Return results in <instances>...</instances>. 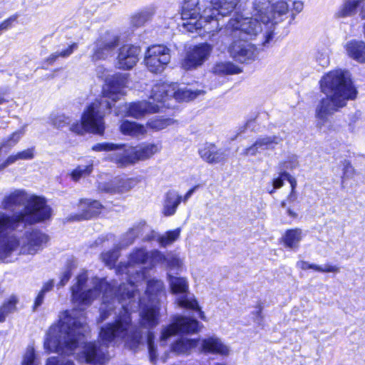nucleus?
<instances>
[{"label":"nucleus","instance_id":"nucleus-1","mask_svg":"<svg viewBox=\"0 0 365 365\" xmlns=\"http://www.w3.org/2000/svg\"><path fill=\"white\" fill-rule=\"evenodd\" d=\"M158 250L147 252L143 248L134 250L126 264H120L116 269L118 275L127 279L113 291L111 285L103 279L93 277L88 281L87 271H82L71 287V300L78 307L89 306L103 293L100 307L99 322L112 314L115 319L101 329L99 341L85 344L79 361L92 365H104L109 359V346L124 344L131 349L140 344V338L135 332L130 312L140 309L141 327L151 329L159 324L161 299L165 297L164 283L160 279H148V272L161 259Z\"/></svg>","mask_w":365,"mask_h":365},{"label":"nucleus","instance_id":"nucleus-2","mask_svg":"<svg viewBox=\"0 0 365 365\" xmlns=\"http://www.w3.org/2000/svg\"><path fill=\"white\" fill-rule=\"evenodd\" d=\"M2 208L9 211L24 206V211L9 216L0 213V258H6L19 252L36 253L48 241V236L40 231L21 233L20 227L46 220L51 215V210L44 198L15 191L6 197Z\"/></svg>","mask_w":365,"mask_h":365},{"label":"nucleus","instance_id":"nucleus-3","mask_svg":"<svg viewBox=\"0 0 365 365\" xmlns=\"http://www.w3.org/2000/svg\"><path fill=\"white\" fill-rule=\"evenodd\" d=\"M128 84V75L116 73L106 78L103 96L90 103L84 110L81 123H73L70 129L78 134L89 132L103 134L105 129L103 118L111 108V103L116 102L125 95Z\"/></svg>","mask_w":365,"mask_h":365},{"label":"nucleus","instance_id":"nucleus-4","mask_svg":"<svg viewBox=\"0 0 365 365\" xmlns=\"http://www.w3.org/2000/svg\"><path fill=\"white\" fill-rule=\"evenodd\" d=\"M86 317L82 312L77 309L66 310L59 315L58 322L48 329L44 349L48 352L71 355L80 344L87 331Z\"/></svg>","mask_w":365,"mask_h":365},{"label":"nucleus","instance_id":"nucleus-5","mask_svg":"<svg viewBox=\"0 0 365 365\" xmlns=\"http://www.w3.org/2000/svg\"><path fill=\"white\" fill-rule=\"evenodd\" d=\"M320 84L322 91L327 96L316 108L317 125L321 128L330 115L345 106L347 101L356 98L357 91L349 72L340 69L331 71L324 76Z\"/></svg>","mask_w":365,"mask_h":365},{"label":"nucleus","instance_id":"nucleus-6","mask_svg":"<svg viewBox=\"0 0 365 365\" xmlns=\"http://www.w3.org/2000/svg\"><path fill=\"white\" fill-rule=\"evenodd\" d=\"M269 0H255L251 17L236 14L231 18L225 28V33L234 38L252 40L262 34L263 26L266 42L271 38L272 28L270 26L272 16L267 15Z\"/></svg>","mask_w":365,"mask_h":365},{"label":"nucleus","instance_id":"nucleus-7","mask_svg":"<svg viewBox=\"0 0 365 365\" xmlns=\"http://www.w3.org/2000/svg\"><path fill=\"white\" fill-rule=\"evenodd\" d=\"M205 91L203 89L193 88L192 86H180L178 83H168L165 82L158 83L153 87L152 99L163 103L164 108H170V101H189L203 96Z\"/></svg>","mask_w":365,"mask_h":365},{"label":"nucleus","instance_id":"nucleus-8","mask_svg":"<svg viewBox=\"0 0 365 365\" xmlns=\"http://www.w3.org/2000/svg\"><path fill=\"white\" fill-rule=\"evenodd\" d=\"M160 150V143H142L135 147L123 144V147L114 158L115 163L118 167H127L139 160H145L151 158Z\"/></svg>","mask_w":365,"mask_h":365},{"label":"nucleus","instance_id":"nucleus-9","mask_svg":"<svg viewBox=\"0 0 365 365\" xmlns=\"http://www.w3.org/2000/svg\"><path fill=\"white\" fill-rule=\"evenodd\" d=\"M167 279L170 292L175 295L177 304L198 313L199 317L205 320L204 312L201 310L197 300L189 292V282L186 277H175L168 273Z\"/></svg>","mask_w":365,"mask_h":365},{"label":"nucleus","instance_id":"nucleus-10","mask_svg":"<svg viewBox=\"0 0 365 365\" xmlns=\"http://www.w3.org/2000/svg\"><path fill=\"white\" fill-rule=\"evenodd\" d=\"M242 0H210L209 6L203 9L202 19H212L205 29L210 34L214 35L220 28V18L230 15Z\"/></svg>","mask_w":365,"mask_h":365},{"label":"nucleus","instance_id":"nucleus-11","mask_svg":"<svg viewBox=\"0 0 365 365\" xmlns=\"http://www.w3.org/2000/svg\"><path fill=\"white\" fill-rule=\"evenodd\" d=\"M201 7L199 6V0H185L182 6L181 19L187 22L183 23V26L190 32L198 31L200 35L203 29L205 33H207L205 29L206 24H209L212 19L207 21L202 19L203 11L200 12Z\"/></svg>","mask_w":365,"mask_h":365},{"label":"nucleus","instance_id":"nucleus-12","mask_svg":"<svg viewBox=\"0 0 365 365\" xmlns=\"http://www.w3.org/2000/svg\"><path fill=\"white\" fill-rule=\"evenodd\" d=\"M171 321L170 324L161 329L160 346H164L170 337L179 333L194 334L201 329L198 321L181 315L173 316Z\"/></svg>","mask_w":365,"mask_h":365},{"label":"nucleus","instance_id":"nucleus-13","mask_svg":"<svg viewBox=\"0 0 365 365\" xmlns=\"http://www.w3.org/2000/svg\"><path fill=\"white\" fill-rule=\"evenodd\" d=\"M170 61V49L163 45L149 47L145 56V63L152 73H161Z\"/></svg>","mask_w":365,"mask_h":365},{"label":"nucleus","instance_id":"nucleus-14","mask_svg":"<svg viewBox=\"0 0 365 365\" xmlns=\"http://www.w3.org/2000/svg\"><path fill=\"white\" fill-rule=\"evenodd\" d=\"M119 37L112 32H106L101 35L93 43L91 58L93 61L106 60L113 55L118 46Z\"/></svg>","mask_w":365,"mask_h":365},{"label":"nucleus","instance_id":"nucleus-15","mask_svg":"<svg viewBox=\"0 0 365 365\" xmlns=\"http://www.w3.org/2000/svg\"><path fill=\"white\" fill-rule=\"evenodd\" d=\"M212 50V46L208 43H200L190 48L182 61V67L191 70L200 66L208 59Z\"/></svg>","mask_w":365,"mask_h":365},{"label":"nucleus","instance_id":"nucleus-16","mask_svg":"<svg viewBox=\"0 0 365 365\" xmlns=\"http://www.w3.org/2000/svg\"><path fill=\"white\" fill-rule=\"evenodd\" d=\"M228 51L231 57L240 63L252 61L257 56V48L245 38L234 41Z\"/></svg>","mask_w":365,"mask_h":365},{"label":"nucleus","instance_id":"nucleus-17","mask_svg":"<svg viewBox=\"0 0 365 365\" xmlns=\"http://www.w3.org/2000/svg\"><path fill=\"white\" fill-rule=\"evenodd\" d=\"M152 95L153 89L151 90V94L149 97V101H143L125 105L126 115L139 118L148 113H156L161 110V109L164 108L163 103H160L156 98L153 101V99L151 98Z\"/></svg>","mask_w":365,"mask_h":365},{"label":"nucleus","instance_id":"nucleus-18","mask_svg":"<svg viewBox=\"0 0 365 365\" xmlns=\"http://www.w3.org/2000/svg\"><path fill=\"white\" fill-rule=\"evenodd\" d=\"M140 53L139 46L130 44L121 46L118 50L115 66L122 70L133 68L139 60Z\"/></svg>","mask_w":365,"mask_h":365},{"label":"nucleus","instance_id":"nucleus-19","mask_svg":"<svg viewBox=\"0 0 365 365\" xmlns=\"http://www.w3.org/2000/svg\"><path fill=\"white\" fill-rule=\"evenodd\" d=\"M139 180L136 178L116 177L110 182H98V189L109 193H123L135 187Z\"/></svg>","mask_w":365,"mask_h":365},{"label":"nucleus","instance_id":"nucleus-20","mask_svg":"<svg viewBox=\"0 0 365 365\" xmlns=\"http://www.w3.org/2000/svg\"><path fill=\"white\" fill-rule=\"evenodd\" d=\"M200 351L205 354H217L227 357L231 353L230 346L215 336L202 339L200 340Z\"/></svg>","mask_w":365,"mask_h":365},{"label":"nucleus","instance_id":"nucleus-21","mask_svg":"<svg viewBox=\"0 0 365 365\" xmlns=\"http://www.w3.org/2000/svg\"><path fill=\"white\" fill-rule=\"evenodd\" d=\"M281 141L282 138L277 135L260 137L253 145L245 148L242 154L246 156H255L265 150L274 148Z\"/></svg>","mask_w":365,"mask_h":365},{"label":"nucleus","instance_id":"nucleus-22","mask_svg":"<svg viewBox=\"0 0 365 365\" xmlns=\"http://www.w3.org/2000/svg\"><path fill=\"white\" fill-rule=\"evenodd\" d=\"M199 155L208 163H219L227 159L226 152L214 144L206 143L199 149Z\"/></svg>","mask_w":365,"mask_h":365},{"label":"nucleus","instance_id":"nucleus-23","mask_svg":"<svg viewBox=\"0 0 365 365\" xmlns=\"http://www.w3.org/2000/svg\"><path fill=\"white\" fill-rule=\"evenodd\" d=\"M80 209L83 212L73 217V220H88L99 214L102 209L101 204L97 200H82L80 202Z\"/></svg>","mask_w":365,"mask_h":365},{"label":"nucleus","instance_id":"nucleus-24","mask_svg":"<svg viewBox=\"0 0 365 365\" xmlns=\"http://www.w3.org/2000/svg\"><path fill=\"white\" fill-rule=\"evenodd\" d=\"M304 234L299 228L289 229L282 237L283 245L291 250L297 251Z\"/></svg>","mask_w":365,"mask_h":365},{"label":"nucleus","instance_id":"nucleus-25","mask_svg":"<svg viewBox=\"0 0 365 365\" xmlns=\"http://www.w3.org/2000/svg\"><path fill=\"white\" fill-rule=\"evenodd\" d=\"M182 202V197L177 191L170 190L166 192L163 204L162 213L165 216H172Z\"/></svg>","mask_w":365,"mask_h":365},{"label":"nucleus","instance_id":"nucleus-26","mask_svg":"<svg viewBox=\"0 0 365 365\" xmlns=\"http://www.w3.org/2000/svg\"><path fill=\"white\" fill-rule=\"evenodd\" d=\"M347 55L359 63H365V42L351 40L345 45Z\"/></svg>","mask_w":365,"mask_h":365},{"label":"nucleus","instance_id":"nucleus-27","mask_svg":"<svg viewBox=\"0 0 365 365\" xmlns=\"http://www.w3.org/2000/svg\"><path fill=\"white\" fill-rule=\"evenodd\" d=\"M364 0H344L334 14L337 19L354 16Z\"/></svg>","mask_w":365,"mask_h":365},{"label":"nucleus","instance_id":"nucleus-28","mask_svg":"<svg viewBox=\"0 0 365 365\" xmlns=\"http://www.w3.org/2000/svg\"><path fill=\"white\" fill-rule=\"evenodd\" d=\"M200 344V339L180 338L170 346V351L177 355L189 354Z\"/></svg>","mask_w":365,"mask_h":365},{"label":"nucleus","instance_id":"nucleus-29","mask_svg":"<svg viewBox=\"0 0 365 365\" xmlns=\"http://www.w3.org/2000/svg\"><path fill=\"white\" fill-rule=\"evenodd\" d=\"M120 130L124 135L136 138L143 137L147 133L144 125L129 120L123 121L120 125Z\"/></svg>","mask_w":365,"mask_h":365},{"label":"nucleus","instance_id":"nucleus-30","mask_svg":"<svg viewBox=\"0 0 365 365\" xmlns=\"http://www.w3.org/2000/svg\"><path fill=\"white\" fill-rule=\"evenodd\" d=\"M269 6L268 8L267 15L272 16L270 26L273 29L274 24L277 22V18L286 14L290 9V6L287 1L282 0L278 1L272 5H271L270 0H269Z\"/></svg>","mask_w":365,"mask_h":365},{"label":"nucleus","instance_id":"nucleus-31","mask_svg":"<svg viewBox=\"0 0 365 365\" xmlns=\"http://www.w3.org/2000/svg\"><path fill=\"white\" fill-rule=\"evenodd\" d=\"M155 13V7L153 5L147 6L132 16L131 23L135 26H141L148 21Z\"/></svg>","mask_w":365,"mask_h":365},{"label":"nucleus","instance_id":"nucleus-32","mask_svg":"<svg viewBox=\"0 0 365 365\" xmlns=\"http://www.w3.org/2000/svg\"><path fill=\"white\" fill-rule=\"evenodd\" d=\"M163 259L157 260V264H161L168 268L170 271H180L182 269V261L175 254L168 253L164 255L161 253Z\"/></svg>","mask_w":365,"mask_h":365},{"label":"nucleus","instance_id":"nucleus-33","mask_svg":"<svg viewBox=\"0 0 365 365\" xmlns=\"http://www.w3.org/2000/svg\"><path fill=\"white\" fill-rule=\"evenodd\" d=\"M19 302L18 298L14 296H10L0 306V322H5L6 317L16 310V304Z\"/></svg>","mask_w":365,"mask_h":365},{"label":"nucleus","instance_id":"nucleus-34","mask_svg":"<svg viewBox=\"0 0 365 365\" xmlns=\"http://www.w3.org/2000/svg\"><path fill=\"white\" fill-rule=\"evenodd\" d=\"M123 147V144H115L111 143H97L92 147V150L97 152L101 151H113V153L109 154L106 158L115 163L114 158L118 155V153Z\"/></svg>","mask_w":365,"mask_h":365},{"label":"nucleus","instance_id":"nucleus-35","mask_svg":"<svg viewBox=\"0 0 365 365\" xmlns=\"http://www.w3.org/2000/svg\"><path fill=\"white\" fill-rule=\"evenodd\" d=\"M212 71L218 75L237 74L241 69L231 62H220L215 65Z\"/></svg>","mask_w":365,"mask_h":365},{"label":"nucleus","instance_id":"nucleus-36","mask_svg":"<svg viewBox=\"0 0 365 365\" xmlns=\"http://www.w3.org/2000/svg\"><path fill=\"white\" fill-rule=\"evenodd\" d=\"M93 169V162L90 160L86 165H81L76 167L71 173V177L74 181H78L81 178L86 177L90 175Z\"/></svg>","mask_w":365,"mask_h":365},{"label":"nucleus","instance_id":"nucleus-37","mask_svg":"<svg viewBox=\"0 0 365 365\" xmlns=\"http://www.w3.org/2000/svg\"><path fill=\"white\" fill-rule=\"evenodd\" d=\"M180 229L168 231L160 237L159 243L163 247H167L175 242L180 237Z\"/></svg>","mask_w":365,"mask_h":365},{"label":"nucleus","instance_id":"nucleus-38","mask_svg":"<svg viewBox=\"0 0 365 365\" xmlns=\"http://www.w3.org/2000/svg\"><path fill=\"white\" fill-rule=\"evenodd\" d=\"M316 62L322 67H326L329 63V49L327 47H319L314 53Z\"/></svg>","mask_w":365,"mask_h":365},{"label":"nucleus","instance_id":"nucleus-39","mask_svg":"<svg viewBox=\"0 0 365 365\" xmlns=\"http://www.w3.org/2000/svg\"><path fill=\"white\" fill-rule=\"evenodd\" d=\"M40 361L37 358L35 350L32 346H28L23 355L21 365H39Z\"/></svg>","mask_w":365,"mask_h":365},{"label":"nucleus","instance_id":"nucleus-40","mask_svg":"<svg viewBox=\"0 0 365 365\" xmlns=\"http://www.w3.org/2000/svg\"><path fill=\"white\" fill-rule=\"evenodd\" d=\"M173 123V120L170 118H153L150 120L147 126L150 129L158 131L165 128L168 125Z\"/></svg>","mask_w":365,"mask_h":365},{"label":"nucleus","instance_id":"nucleus-41","mask_svg":"<svg viewBox=\"0 0 365 365\" xmlns=\"http://www.w3.org/2000/svg\"><path fill=\"white\" fill-rule=\"evenodd\" d=\"M119 257L118 249L114 248L113 250L104 252L101 255V259L105 264L111 267Z\"/></svg>","mask_w":365,"mask_h":365},{"label":"nucleus","instance_id":"nucleus-42","mask_svg":"<svg viewBox=\"0 0 365 365\" xmlns=\"http://www.w3.org/2000/svg\"><path fill=\"white\" fill-rule=\"evenodd\" d=\"M51 124L56 128H63L68 125L71 119L64 114H56L51 116Z\"/></svg>","mask_w":365,"mask_h":365},{"label":"nucleus","instance_id":"nucleus-43","mask_svg":"<svg viewBox=\"0 0 365 365\" xmlns=\"http://www.w3.org/2000/svg\"><path fill=\"white\" fill-rule=\"evenodd\" d=\"M299 167L298 157L295 155H289L287 159L281 163V170L287 171L293 170Z\"/></svg>","mask_w":365,"mask_h":365},{"label":"nucleus","instance_id":"nucleus-44","mask_svg":"<svg viewBox=\"0 0 365 365\" xmlns=\"http://www.w3.org/2000/svg\"><path fill=\"white\" fill-rule=\"evenodd\" d=\"M24 128H21L14 133H13L3 143L4 147L11 148L15 145L21 139L24 134Z\"/></svg>","mask_w":365,"mask_h":365},{"label":"nucleus","instance_id":"nucleus-45","mask_svg":"<svg viewBox=\"0 0 365 365\" xmlns=\"http://www.w3.org/2000/svg\"><path fill=\"white\" fill-rule=\"evenodd\" d=\"M154 334L151 331H148L147 335V343L150 359L153 362H154L157 359V350L154 346Z\"/></svg>","mask_w":365,"mask_h":365},{"label":"nucleus","instance_id":"nucleus-46","mask_svg":"<svg viewBox=\"0 0 365 365\" xmlns=\"http://www.w3.org/2000/svg\"><path fill=\"white\" fill-rule=\"evenodd\" d=\"M139 234L140 229L138 227L130 229L124 236V239L120 243V247H127L132 244Z\"/></svg>","mask_w":365,"mask_h":365},{"label":"nucleus","instance_id":"nucleus-47","mask_svg":"<svg viewBox=\"0 0 365 365\" xmlns=\"http://www.w3.org/2000/svg\"><path fill=\"white\" fill-rule=\"evenodd\" d=\"M71 267H66L61 272L59 277V282L57 284V288H61L65 286L71 277Z\"/></svg>","mask_w":365,"mask_h":365},{"label":"nucleus","instance_id":"nucleus-48","mask_svg":"<svg viewBox=\"0 0 365 365\" xmlns=\"http://www.w3.org/2000/svg\"><path fill=\"white\" fill-rule=\"evenodd\" d=\"M11 156L14 158V162L19 160H31L34 157V150L32 148H29Z\"/></svg>","mask_w":365,"mask_h":365},{"label":"nucleus","instance_id":"nucleus-49","mask_svg":"<svg viewBox=\"0 0 365 365\" xmlns=\"http://www.w3.org/2000/svg\"><path fill=\"white\" fill-rule=\"evenodd\" d=\"M289 176V173L287 171L282 170L280 172L279 176L272 180V185L277 190L284 185V181L287 177Z\"/></svg>","mask_w":365,"mask_h":365},{"label":"nucleus","instance_id":"nucleus-50","mask_svg":"<svg viewBox=\"0 0 365 365\" xmlns=\"http://www.w3.org/2000/svg\"><path fill=\"white\" fill-rule=\"evenodd\" d=\"M18 18V16L16 14L10 16L9 18L6 19V20L3 21L0 24V34L4 31L8 30L9 29L11 28L13 26V24L16 21Z\"/></svg>","mask_w":365,"mask_h":365},{"label":"nucleus","instance_id":"nucleus-51","mask_svg":"<svg viewBox=\"0 0 365 365\" xmlns=\"http://www.w3.org/2000/svg\"><path fill=\"white\" fill-rule=\"evenodd\" d=\"M46 365H75V364L71 360L60 359L53 356L47 359Z\"/></svg>","mask_w":365,"mask_h":365},{"label":"nucleus","instance_id":"nucleus-52","mask_svg":"<svg viewBox=\"0 0 365 365\" xmlns=\"http://www.w3.org/2000/svg\"><path fill=\"white\" fill-rule=\"evenodd\" d=\"M343 178L351 177L354 174V168L349 160H344L342 162Z\"/></svg>","mask_w":365,"mask_h":365},{"label":"nucleus","instance_id":"nucleus-53","mask_svg":"<svg viewBox=\"0 0 365 365\" xmlns=\"http://www.w3.org/2000/svg\"><path fill=\"white\" fill-rule=\"evenodd\" d=\"M77 48V43H74L64 49L57 51L59 58H66L69 56Z\"/></svg>","mask_w":365,"mask_h":365},{"label":"nucleus","instance_id":"nucleus-54","mask_svg":"<svg viewBox=\"0 0 365 365\" xmlns=\"http://www.w3.org/2000/svg\"><path fill=\"white\" fill-rule=\"evenodd\" d=\"M340 272V268L334 264H326L322 266L321 272L323 273H339Z\"/></svg>","mask_w":365,"mask_h":365},{"label":"nucleus","instance_id":"nucleus-55","mask_svg":"<svg viewBox=\"0 0 365 365\" xmlns=\"http://www.w3.org/2000/svg\"><path fill=\"white\" fill-rule=\"evenodd\" d=\"M292 7L290 9L296 14L301 12L304 8V4L301 1H292Z\"/></svg>","mask_w":365,"mask_h":365},{"label":"nucleus","instance_id":"nucleus-56","mask_svg":"<svg viewBox=\"0 0 365 365\" xmlns=\"http://www.w3.org/2000/svg\"><path fill=\"white\" fill-rule=\"evenodd\" d=\"M54 287V281L53 279H50L45 282L42 287L41 292L46 294V292L53 289Z\"/></svg>","mask_w":365,"mask_h":365},{"label":"nucleus","instance_id":"nucleus-57","mask_svg":"<svg viewBox=\"0 0 365 365\" xmlns=\"http://www.w3.org/2000/svg\"><path fill=\"white\" fill-rule=\"evenodd\" d=\"M44 295H45V294L39 292V293L37 295L36 300L34 302V310H36L38 307H40L42 304L43 299H44Z\"/></svg>","mask_w":365,"mask_h":365},{"label":"nucleus","instance_id":"nucleus-58","mask_svg":"<svg viewBox=\"0 0 365 365\" xmlns=\"http://www.w3.org/2000/svg\"><path fill=\"white\" fill-rule=\"evenodd\" d=\"M14 158H12V156H9L6 160H4L3 161H0V170H4V168H6V167H8L9 165L14 163Z\"/></svg>","mask_w":365,"mask_h":365},{"label":"nucleus","instance_id":"nucleus-59","mask_svg":"<svg viewBox=\"0 0 365 365\" xmlns=\"http://www.w3.org/2000/svg\"><path fill=\"white\" fill-rule=\"evenodd\" d=\"M297 201V195L296 192H290L289 196L287 197V202L290 205H294Z\"/></svg>","mask_w":365,"mask_h":365},{"label":"nucleus","instance_id":"nucleus-60","mask_svg":"<svg viewBox=\"0 0 365 365\" xmlns=\"http://www.w3.org/2000/svg\"><path fill=\"white\" fill-rule=\"evenodd\" d=\"M310 264H311V263H309V262L300 260L297 262L296 266H297V267H298L301 269L307 270V269H310Z\"/></svg>","mask_w":365,"mask_h":365},{"label":"nucleus","instance_id":"nucleus-61","mask_svg":"<svg viewBox=\"0 0 365 365\" xmlns=\"http://www.w3.org/2000/svg\"><path fill=\"white\" fill-rule=\"evenodd\" d=\"M35 253H30V252H19V253H16V254H14V255H11V256L8 257H6V258H0V260L1 261H4V262H11L13 259L16 258L17 256H19V255H34Z\"/></svg>","mask_w":365,"mask_h":365},{"label":"nucleus","instance_id":"nucleus-62","mask_svg":"<svg viewBox=\"0 0 365 365\" xmlns=\"http://www.w3.org/2000/svg\"><path fill=\"white\" fill-rule=\"evenodd\" d=\"M59 58L58 52L56 51L53 53H51L46 59V62L48 63V64L51 65L58 58Z\"/></svg>","mask_w":365,"mask_h":365},{"label":"nucleus","instance_id":"nucleus-63","mask_svg":"<svg viewBox=\"0 0 365 365\" xmlns=\"http://www.w3.org/2000/svg\"><path fill=\"white\" fill-rule=\"evenodd\" d=\"M286 180H287L290 183L291 192H296L295 188L297 187V180L290 174L289 177H287Z\"/></svg>","mask_w":365,"mask_h":365},{"label":"nucleus","instance_id":"nucleus-64","mask_svg":"<svg viewBox=\"0 0 365 365\" xmlns=\"http://www.w3.org/2000/svg\"><path fill=\"white\" fill-rule=\"evenodd\" d=\"M294 206V205H289V207H287V214L292 218H295L297 217V213L296 210L293 208Z\"/></svg>","mask_w":365,"mask_h":365}]
</instances>
